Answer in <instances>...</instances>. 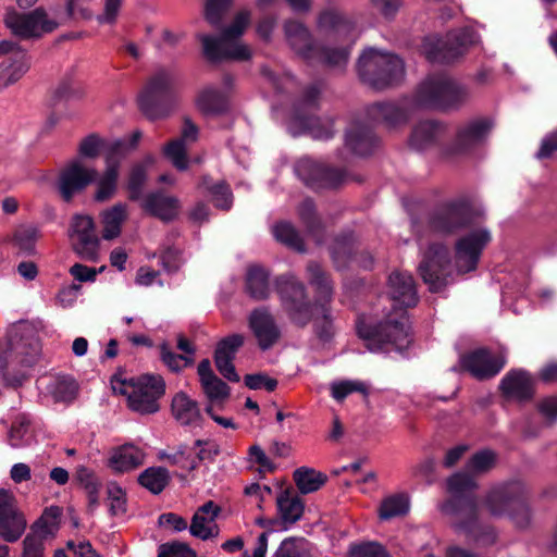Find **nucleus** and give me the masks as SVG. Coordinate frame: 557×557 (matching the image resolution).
Returning <instances> with one entry per match:
<instances>
[{
	"label": "nucleus",
	"mask_w": 557,
	"mask_h": 557,
	"mask_svg": "<svg viewBox=\"0 0 557 557\" xmlns=\"http://www.w3.org/2000/svg\"><path fill=\"white\" fill-rule=\"evenodd\" d=\"M60 516L58 507L46 509L42 516L32 525L28 534H37L42 542L49 536H53L57 530V519Z\"/></svg>",
	"instance_id": "obj_53"
},
{
	"label": "nucleus",
	"mask_w": 557,
	"mask_h": 557,
	"mask_svg": "<svg viewBox=\"0 0 557 557\" xmlns=\"http://www.w3.org/2000/svg\"><path fill=\"white\" fill-rule=\"evenodd\" d=\"M297 175L311 188H336L348 180L345 171L331 168L309 158L300 159L295 166Z\"/></svg>",
	"instance_id": "obj_16"
},
{
	"label": "nucleus",
	"mask_w": 557,
	"mask_h": 557,
	"mask_svg": "<svg viewBox=\"0 0 557 557\" xmlns=\"http://www.w3.org/2000/svg\"><path fill=\"white\" fill-rule=\"evenodd\" d=\"M276 503L283 522L292 524L301 518L304 504L297 495H293L288 490L281 492Z\"/></svg>",
	"instance_id": "obj_42"
},
{
	"label": "nucleus",
	"mask_w": 557,
	"mask_h": 557,
	"mask_svg": "<svg viewBox=\"0 0 557 557\" xmlns=\"http://www.w3.org/2000/svg\"><path fill=\"white\" fill-rule=\"evenodd\" d=\"M331 256L337 268L346 267L350 261L356 260L363 268L371 267L373 260L372 257L362 252L358 257L354 253V244L348 237L337 238L331 247Z\"/></svg>",
	"instance_id": "obj_37"
},
{
	"label": "nucleus",
	"mask_w": 557,
	"mask_h": 557,
	"mask_svg": "<svg viewBox=\"0 0 557 557\" xmlns=\"http://www.w3.org/2000/svg\"><path fill=\"white\" fill-rule=\"evenodd\" d=\"M221 508L212 500L200 506L191 518L189 532L193 536L207 541L219 535V527L215 523Z\"/></svg>",
	"instance_id": "obj_24"
},
{
	"label": "nucleus",
	"mask_w": 557,
	"mask_h": 557,
	"mask_svg": "<svg viewBox=\"0 0 557 557\" xmlns=\"http://www.w3.org/2000/svg\"><path fill=\"white\" fill-rule=\"evenodd\" d=\"M357 71L362 83L381 90L401 82L405 65L396 54L368 48L358 60Z\"/></svg>",
	"instance_id": "obj_4"
},
{
	"label": "nucleus",
	"mask_w": 557,
	"mask_h": 557,
	"mask_svg": "<svg viewBox=\"0 0 557 557\" xmlns=\"http://www.w3.org/2000/svg\"><path fill=\"white\" fill-rule=\"evenodd\" d=\"M97 177L96 169L86 166L79 159H73L60 170L55 187L62 200L71 202L74 197L84 193Z\"/></svg>",
	"instance_id": "obj_13"
},
{
	"label": "nucleus",
	"mask_w": 557,
	"mask_h": 557,
	"mask_svg": "<svg viewBox=\"0 0 557 557\" xmlns=\"http://www.w3.org/2000/svg\"><path fill=\"white\" fill-rule=\"evenodd\" d=\"M186 448V445H180L172 454L162 450L159 453V458L165 459L172 466H180L182 469L193 471L198 468V462L187 455Z\"/></svg>",
	"instance_id": "obj_59"
},
{
	"label": "nucleus",
	"mask_w": 557,
	"mask_h": 557,
	"mask_svg": "<svg viewBox=\"0 0 557 557\" xmlns=\"http://www.w3.org/2000/svg\"><path fill=\"white\" fill-rule=\"evenodd\" d=\"M273 236L286 247L298 251H305V244L296 227L286 221L276 223L272 228Z\"/></svg>",
	"instance_id": "obj_49"
},
{
	"label": "nucleus",
	"mask_w": 557,
	"mask_h": 557,
	"mask_svg": "<svg viewBox=\"0 0 557 557\" xmlns=\"http://www.w3.org/2000/svg\"><path fill=\"white\" fill-rule=\"evenodd\" d=\"M249 23L250 12L244 10L235 15L232 24L222 30L220 37L200 35L199 40L202 44L206 58L212 62L221 60H248L251 55L250 49L234 39L244 34Z\"/></svg>",
	"instance_id": "obj_6"
},
{
	"label": "nucleus",
	"mask_w": 557,
	"mask_h": 557,
	"mask_svg": "<svg viewBox=\"0 0 557 557\" xmlns=\"http://www.w3.org/2000/svg\"><path fill=\"white\" fill-rule=\"evenodd\" d=\"M474 215L471 203L466 199L444 202L430 214L429 227L435 233L451 235L472 224Z\"/></svg>",
	"instance_id": "obj_9"
},
{
	"label": "nucleus",
	"mask_w": 557,
	"mask_h": 557,
	"mask_svg": "<svg viewBox=\"0 0 557 557\" xmlns=\"http://www.w3.org/2000/svg\"><path fill=\"white\" fill-rule=\"evenodd\" d=\"M409 510V498L405 494H395L385 497L379 509L381 520H389L404 516Z\"/></svg>",
	"instance_id": "obj_52"
},
{
	"label": "nucleus",
	"mask_w": 557,
	"mask_h": 557,
	"mask_svg": "<svg viewBox=\"0 0 557 557\" xmlns=\"http://www.w3.org/2000/svg\"><path fill=\"white\" fill-rule=\"evenodd\" d=\"M357 331L359 337L366 342L367 348L373 352L387 350L389 346L400 351L412 341L404 310L388 314L384 321L376 324L360 323Z\"/></svg>",
	"instance_id": "obj_5"
},
{
	"label": "nucleus",
	"mask_w": 557,
	"mask_h": 557,
	"mask_svg": "<svg viewBox=\"0 0 557 557\" xmlns=\"http://www.w3.org/2000/svg\"><path fill=\"white\" fill-rule=\"evenodd\" d=\"M446 134V125L436 120L419 122L412 129L409 143L416 150H424L436 145Z\"/></svg>",
	"instance_id": "obj_30"
},
{
	"label": "nucleus",
	"mask_w": 557,
	"mask_h": 557,
	"mask_svg": "<svg viewBox=\"0 0 557 557\" xmlns=\"http://www.w3.org/2000/svg\"><path fill=\"white\" fill-rule=\"evenodd\" d=\"M75 479L87 494L89 509L94 510L99 505L100 480L91 469L85 466L77 467Z\"/></svg>",
	"instance_id": "obj_44"
},
{
	"label": "nucleus",
	"mask_w": 557,
	"mask_h": 557,
	"mask_svg": "<svg viewBox=\"0 0 557 557\" xmlns=\"http://www.w3.org/2000/svg\"><path fill=\"white\" fill-rule=\"evenodd\" d=\"M199 187L208 191L216 208L228 210L232 207L233 194L225 182L221 181L214 183L211 177L203 176L199 183Z\"/></svg>",
	"instance_id": "obj_46"
},
{
	"label": "nucleus",
	"mask_w": 557,
	"mask_h": 557,
	"mask_svg": "<svg viewBox=\"0 0 557 557\" xmlns=\"http://www.w3.org/2000/svg\"><path fill=\"white\" fill-rule=\"evenodd\" d=\"M144 451L133 445H124L116 449L110 458V467L116 472H127L143 465Z\"/></svg>",
	"instance_id": "obj_39"
},
{
	"label": "nucleus",
	"mask_w": 557,
	"mask_h": 557,
	"mask_svg": "<svg viewBox=\"0 0 557 557\" xmlns=\"http://www.w3.org/2000/svg\"><path fill=\"white\" fill-rule=\"evenodd\" d=\"M318 26L324 30H339L343 27H349V20L336 9L322 11L318 17Z\"/></svg>",
	"instance_id": "obj_57"
},
{
	"label": "nucleus",
	"mask_w": 557,
	"mask_h": 557,
	"mask_svg": "<svg viewBox=\"0 0 557 557\" xmlns=\"http://www.w3.org/2000/svg\"><path fill=\"white\" fill-rule=\"evenodd\" d=\"M3 22L13 35L23 39L39 38L44 34L52 33L59 24L48 17L44 8H36L28 13L10 10L5 13Z\"/></svg>",
	"instance_id": "obj_11"
},
{
	"label": "nucleus",
	"mask_w": 557,
	"mask_h": 557,
	"mask_svg": "<svg viewBox=\"0 0 557 557\" xmlns=\"http://www.w3.org/2000/svg\"><path fill=\"white\" fill-rule=\"evenodd\" d=\"M476 487L475 476L466 468L454 473L447 479V490L451 497L440 509L451 517L455 532L480 546H490L496 542L497 533L494 527L480 520L478 499L472 493Z\"/></svg>",
	"instance_id": "obj_1"
},
{
	"label": "nucleus",
	"mask_w": 557,
	"mask_h": 557,
	"mask_svg": "<svg viewBox=\"0 0 557 557\" xmlns=\"http://www.w3.org/2000/svg\"><path fill=\"white\" fill-rule=\"evenodd\" d=\"M201 386L211 403L223 401L230 396L228 385L218 376L201 382Z\"/></svg>",
	"instance_id": "obj_61"
},
{
	"label": "nucleus",
	"mask_w": 557,
	"mask_h": 557,
	"mask_svg": "<svg viewBox=\"0 0 557 557\" xmlns=\"http://www.w3.org/2000/svg\"><path fill=\"white\" fill-rule=\"evenodd\" d=\"M471 98L467 85L445 73L428 75L418 86L413 102L419 108L454 112L465 107Z\"/></svg>",
	"instance_id": "obj_2"
},
{
	"label": "nucleus",
	"mask_w": 557,
	"mask_h": 557,
	"mask_svg": "<svg viewBox=\"0 0 557 557\" xmlns=\"http://www.w3.org/2000/svg\"><path fill=\"white\" fill-rule=\"evenodd\" d=\"M349 50L346 48H323L319 47V52L315 54L314 61L323 62L330 66L341 67L348 61Z\"/></svg>",
	"instance_id": "obj_62"
},
{
	"label": "nucleus",
	"mask_w": 557,
	"mask_h": 557,
	"mask_svg": "<svg viewBox=\"0 0 557 557\" xmlns=\"http://www.w3.org/2000/svg\"><path fill=\"white\" fill-rule=\"evenodd\" d=\"M69 237L74 252L82 259L91 262L98 260L100 240L91 216L74 215L71 220Z\"/></svg>",
	"instance_id": "obj_14"
},
{
	"label": "nucleus",
	"mask_w": 557,
	"mask_h": 557,
	"mask_svg": "<svg viewBox=\"0 0 557 557\" xmlns=\"http://www.w3.org/2000/svg\"><path fill=\"white\" fill-rule=\"evenodd\" d=\"M27 528V520L18 502L10 490L0 488V539L17 542Z\"/></svg>",
	"instance_id": "obj_15"
},
{
	"label": "nucleus",
	"mask_w": 557,
	"mask_h": 557,
	"mask_svg": "<svg viewBox=\"0 0 557 557\" xmlns=\"http://www.w3.org/2000/svg\"><path fill=\"white\" fill-rule=\"evenodd\" d=\"M119 180V170L113 166H107L102 175L96 178L95 200L99 202L110 200L116 193Z\"/></svg>",
	"instance_id": "obj_50"
},
{
	"label": "nucleus",
	"mask_w": 557,
	"mask_h": 557,
	"mask_svg": "<svg viewBox=\"0 0 557 557\" xmlns=\"http://www.w3.org/2000/svg\"><path fill=\"white\" fill-rule=\"evenodd\" d=\"M246 293L255 300L267 299L270 295L269 273L259 265H251L246 274Z\"/></svg>",
	"instance_id": "obj_40"
},
{
	"label": "nucleus",
	"mask_w": 557,
	"mask_h": 557,
	"mask_svg": "<svg viewBox=\"0 0 557 557\" xmlns=\"http://www.w3.org/2000/svg\"><path fill=\"white\" fill-rule=\"evenodd\" d=\"M297 211L300 221L307 228V232L318 242H320L323 235L324 226L321 219L317 214L313 201L309 198L302 200L299 203Z\"/></svg>",
	"instance_id": "obj_47"
},
{
	"label": "nucleus",
	"mask_w": 557,
	"mask_h": 557,
	"mask_svg": "<svg viewBox=\"0 0 557 557\" xmlns=\"http://www.w3.org/2000/svg\"><path fill=\"white\" fill-rule=\"evenodd\" d=\"M174 419L184 426H199L202 416L198 403L184 392L177 393L171 404Z\"/></svg>",
	"instance_id": "obj_33"
},
{
	"label": "nucleus",
	"mask_w": 557,
	"mask_h": 557,
	"mask_svg": "<svg viewBox=\"0 0 557 557\" xmlns=\"http://www.w3.org/2000/svg\"><path fill=\"white\" fill-rule=\"evenodd\" d=\"M39 355L38 347H33L30 354H24L21 349L12 348L0 354V375L5 380H15L20 374V367H30Z\"/></svg>",
	"instance_id": "obj_29"
},
{
	"label": "nucleus",
	"mask_w": 557,
	"mask_h": 557,
	"mask_svg": "<svg viewBox=\"0 0 557 557\" xmlns=\"http://www.w3.org/2000/svg\"><path fill=\"white\" fill-rule=\"evenodd\" d=\"M170 482V473L163 467H150L138 476V483L154 495L160 494Z\"/></svg>",
	"instance_id": "obj_48"
},
{
	"label": "nucleus",
	"mask_w": 557,
	"mask_h": 557,
	"mask_svg": "<svg viewBox=\"0 0 557 557\" xmlns=\"http://www.w3.org/2000/svg\"><path fill=\"white\" fill-rule=\"evenodd\" d=\"M131 392L129 408L141 414H150L160 409L158 400L165 392V383L160 375H143L136 380Z\"/></svg>",
	"instance_id": "obj_17"
},
{
	"label": "nucleus",
	"mask_w": 557,
	"mask_h": 557,
	"mask_svg": "<svg viewBox=\"0 0 557 557\" xmlns=\"http://www.w3.org/2000/svg\"><path fill=\"white\" fill-rule=\"evenodd\" d=\"M419 274L429 286L430 292L437 293L449 283L451 274L450 252L442 243H433L425 251L419 268Z\"/></svg>",
	"instance_id": "obj_10"
},
{
	"label": "nucleus",
	"mask_w": 557,
	"mask_h": 557,
	"mask_svg": "<svg viewBox=\"0 0 557 557\" xmlns=\"http://www.w3.org/2000/svg\"><path fill=\"white\" fill-rule=\"evenodd\" d=\"M492 240V233L486 227L472 230L455 243V267L458 273L466 274L478 268L483 250Z\"/></svg>",
	"instance_id": "obj_12"
},
{
	"label": "nucleus",
	"mask_w": 557,
	"mask_h": 557,
	"mask_svg": "<svg viewBox=\"0 0 557 557\" xmlns=\"http://www.w3.org/2000/svg\"><path fill=\"white\" fill-rule=\"evenodd\" d=\"M492 129V123L486 119L471 121L458 128L454 141V152H466L482 144Z\"/></svg>",
	"instance_id": "obj_26"
},
{
	"label": "nucleus",
	"mask_w": 557,
	"mask_h": 557,
	"mask_svg": "<svg viewBox=\"0 0 557 557\" xmlns=\"http://www.w3.org/2000/svg\"><path fill=\"white\" fill-rule=\"evenodd\" d=\"M500 388L509 397L519 400L530 399L533 395V383L530 375L522 370L510 371L502 380Z\"/></svg>",
	"instance_id": "obj_35"
},
{
	"label": "nucleus",
	"mask_w": 557,
	"mask_h": 557,
	"mask_svg": "<svg viewBox=\"0 0 557 557\" xmlns=\"http://www.w3.org/2000/svg\"><path fill=\"white\" fill-rule=\"evenodd\" d=\"M40 232L37 226L33 224H21L15 227L12 237L8 238L20 251L26 255H34L35 247Z\"/></svg>",
	"instance_id": "obj_43"
},
{
	"label": "nucleus",
	"mask_w": 557,
	"mask_h": 557,
	"mask_svg": "<svg viewBox=\"0 0 557 557\" xmlns=\"http://www.w3.org/2000/svg\"><path fill=\"white\" fill-rule=\"evenodd\" d=\"M276 290L292 322L306 326L312 320L315 306L309 301L305 284L295 275L285 274L276 280Z\"/></svg>",
	"instance_id": "obj_8"
},
{
	"label": "nucleus",
	"mask_w": 557,
	"mask_h": 557,
	"mask_svg": "<svg viewBox=\"0 0 557 557\" xmlns=\"http://www.w3.org/2000/svg\"><path fill=\"white\" fill-rule=\"evenodd\" d=\"M127 218V205L115 203L102 213V237L113 239L121 234V226Z\"/></svg>",
	"instance_id": "obj_41"
},
{
	"label": "nucleus",
	"mask_w": 557,
	"mask_h": 557,
	"mask_svg": "<svg viewBox=\"0 0 557 557\" xmlns=\"http://www.w3.org/2000/svg\"><path fill=\"white\" fill-rule=\"evenodd\" d=\"M350 557H389L387 550L376 542H367L350 547Z\"/></svg>",
	"instance_id": "obj_63"
},
{
	"label": "nucleus",
	"mask_w": 557,
	"mask_h": 557,
	"mask_svg": "<svg viewBox=\"0 0 557 557\" xmlns=\"http://www.w3.org/2000/svg\"><path fill=\"white\" fill-rule=\"evenodd\" d=\"M12 55L0 64V89L20 81L30 67V57L16 45Z\"/></svg>",
	"instance_id": "obj_28"
},
{
	"label": "nucleus",
	"mask_w": 557,
	"mask_h": 557,
	"mask_svg": "<svg viewBox=\"0 0 557 557\" xmlns=\"http://www.w3.org/2000/svg\"><path fill=\"white\" fill-rule=\"evenodd\" d=\"M367 115L371 121L383 123L388 128L406 124L410 116L405 107L394 102L373 103L368 108Z\"/></svg>",
	"instance_id": "obj_32"
},
{
	"label": "nucleus",
	"mask_w": 557,
	"mask_h": 557,
	"mask_svg": "<svg viewBox=\"0 0 557 557\" xmlns=\"http://www.w3.org/2000/svg\"><path fill=\"white\" fill-rule=\"evenodd\" d=\"M388 295L401 308L414 307L419 297L410 273L394 271L388 277Z\"/></svg>",
	"instance_id": "obj_23"
},
{
	"label": "nucleus",
	"mask_w": 557,
	"mask_h": 557,
	"mask_svg": "<svg viewBox=\"0 0 557 557\" xmlns=\"http://www.w3.org/2000/svg\"><path fill=\"white\" fill-rule=\"evenodd\" d=\"M320 89L312 85L305 90L304 97L299 104L295 107L288 129L294 135L308 133L312 138L326 140L334 136L333 120L330 117H318L307 114L304 110L311 109L317 106Z\"/></svg>",
	"instance_id": "obj_7"
},
{
	"label": "nucleus",
	"mask_w": 557,
	"mask_h": 557,
	"mask_svg": "<svg viewBox=\"0 0 557 557\" xmlns=\"http://www.w3.org/2000/svg\"><path fill=\"white\" fill-rule=\"evenodd\" d=\"M158 557H197L196 553L185 543L173 542L160 545Z\"/></svg>",
	"instance_id": "obj_64"
},
{
	"label": "nucleus",
	"mask_w": 557,
	"mask_h": 557,
	"mask_svg": "<svg viewBox=\"0 0 557 557\" xmlns=\"http://www.w3.org/2000/svg\"><path fill=\"white\" fill-rule=\"evenodd\" d=\"M527 494H529L528 488L521 482L502 483L486 492L483 506L492 517L502 518L507 516L520 497H524Z\"/></svg>",
	"instance_id": "obj_18"
},
{
	"label": "nucleus",
	"mask_w": 557,
	"mask_h": 557,
	"mask_svg": "<svg viewBox=\"0 0 557 557\" xmlns=\"http://www.w3.org/2000/svg\"><path fill=\"white\" fill-rule=\"evenodd\" d=\"M249 327L260 349H270L281 337L274 317L265 308L255 309L249 315Z\"/></svg>",
	"instance_id": "obj_22"
},
{
	"label": "nucleus",
	"mask_w": 557,
	"mask_h": 557,
	"mask_svg": "<svg viewBox=\"0 0 557 557\" xmlns=\"http://www.w3.org/2000/svg\"><path fill=\"white\" fill-rule=\"evenodd\" d=\"M164 156L180 171L188 168L187 147L183 139H173L163 148Z\"/></svg>",
	"instance_id": "obj_56"
},
{
	"label": "nucleus",
	"mask_w": 557,
	"mask_h": 557,
	"mask_svg": "<svg viewBox=\"0 0 557 557\" xmlns=\"http://www.w3.org/2000/svg\"><path fill=\"white\" fill-rule=\"evenodd\" d=\"M355 392L367 395L368 387L363 382L349 380L334 382L331 385L332 397L339 403L343 401L348 395Z\"/></svg>",
	"instance_id": "obj_60"
},
{
	"label": "nucleus",
	"mask_w": 557,
	"mask_h": 557,
	"mask_svg": "<svg viewBox=\"0 0 557 557\" xmlns=\"http://www.w3.org/2000/svg\"><path fill=\"white\" fill-rule=\"evenodd\" d=\"M496 465V454L491 449H483L467 461L466 469L475 478L491 471Z\"/></svg>",
	"instance_id": "obj_54"
},
{
	"label": "nucleus",
	"mask_w": 557,
	"mask_h": 557,
	"mask_svg": "<svg viewBox=\"0 0 557 557\" xmlns=\"http://www.w3.org/2000/svg\"><path fill=\"white\" fill-rule=\"evenodd\" d=\"M379 140L371 126L361 122L351 124L346 133L345 145L355 154L367 156L373 151Z\"/></svg>",
	"instance_id": "obj_31"
},
{
	"label": "nucleus",
	"mask_w": 557,
	"mask_h": 557,
	"mask_svg": "<svg viewBox=\"0 0 557 557\" xmlns=\"http://www.w3.org/2000/svg\"><path fill=\"white\" fill-rule=\"evenodd\" d=\"M245 337L242 334H232L222 338L214 351V363L218 371L231 382H239L233 360L238 349L244 345Z\"/></svg>",
	"instance_id": "obj_20"
},
{
	"label": "nucleus",
	"mask_w": 557,
	"mask_h": 557,
	"mask_svg": "<svg viewBox=\"0 0 557 557\" xmlns=\"http://www.w3.org/2000/svg\"><path fill=\"white\" fill-rule=\"evenodd\" d=\"M141 208L150 215L162 222H171L178 215L180 199L162 190L149 193L141 202Z\"/></svg>",
	"instance_id": "obj_25"
},
{
	"label": "nucleus",
	"mask_w": 557,
	"mask_h": 557,
	"mask_svg": "<svg viewBox=\"0 0 557 557\" xmlns=\"http://www.w3.org/2000/svg\"><path fill=\"white\" fill-rule=\"evenodd\" d=\"M232 3L233 0H206L203 8L206 21L213 27H220Z\"/></svg>",
	"instance_id": "obj_55"
},
{
	"label": "nucleus",
	"mask_w": 557,
	"mask_h": 557,
	"mask_svg": "<svg viewBox=\"0 0 557 557\" xmlns=\"http://www.w3.org/2000/svg\"><path fill=\"white\" fill-rule=\"evenodd\" d=\"M180 75L176 70L161 66L147 79L138 96L140 111L149 120L164 119L177 103Z\"/></svg>",
	"instance_id": "obj_3"
},
{
	"label": "nucleus",
	"mask_w": 557,
	"mask_h": 557,
	"mask_svg": "<svg viewBox=\"0 0 557 557\" xmlns=\"http://www.w3.org/2000/svg\"><path fill=\"white\" fill-rule=\"evenodd\" d=\"M507 517H509L515 527L520 530H527L530 528L532 522V512L528 504V494L524 497H520Z\"/></svg>",
	"instance_id": "obj_58"
},
{
	"label": "nucleus",
	"mask_w": 557,
	"mask_h": 557,
	"mask_svg": "<svg viewBox=\"0 0 557 557\" xmlns=\"http://www.w3.org/2000/svg\"><path fill=\"white\" fill-rule=\"evenodd\" d=\"M307 278L315 290L314 306L329 305L333 298V282L330 274L315 261L307 264Z\"/></svg>",
	"instance_id": "obj_34"
},
{
	"label": "nucleus",
	"mask_w": 557,
	"mask_h": 557,
	"mask_svg": "<svg viewBox=\"0 0 557 557\" xmlns=\"http://www.w3.org/2000/svg\"><path fill=\"white\" fill-rule=\"evenodd\" d=\"M284 33L289 47L297 55L308 62L315 60L319 47L314 44L310 30L304 23L297 20H287L284 23Z\"/></svg>",
	"instance_id": "obj_21"
},
{
	"label": "nucleus",
	"mask_w": 557,
	"mask_h": 557,
	"mask_svg": "<svg viewBox=\"0 0 557 557\" xmlns=\"http://www.w3.org/2000/svg\"><path fill=\"white\" fill-rule=\"evenodd\" d=\"M85 94L84 85L76 81L72 74H66L58 84L54 98L60 101H75L83 99Z\"/></svg>",
	"instance_id": "obj_51"
},
{
	"label": "nucleus",
	"mask_w": 557,
	"mask_h": 557,
	"mask_svg": "<svg viewBox=\"0 0 557 557\" xmlns=\"http://www.w3.org/2000/svg\"><path fill=\"white\" fill-rule=\"evenodd\" d=\"M326 480V474L312 468L300 467L294 472V481L301 494H309L320 490Z\"/></svg>",
	"instance_id": "obj_45"
},
{
	"label": "nucleus",
	"mask_w": 557,
	"mask_h": 557,
	"mask_svg": "<svg viewBox=\"0 0 557 557\" xmlns=\"http://www.w3.org/2000/svg\"><path fill=\"white\" fill-rule=\"evenodd\" d=\"M154 162V157L152 154H147L143 160L132 165L127 180V189L129 191L131 200L136 201L140 199L144 186L148 178V172Z\"/></svg>",
	"instance_id": "obj_38"
},
{
	"label": "nucleus",
	"mask_w": 557,
	"mask_h": 557,
	"mask_svg": "<svg viewBox=\"0 0 557 557\" xmlns=\"http://www.w3.org/2000/svg\"><path fill=\"white\" fill-rule=\"evenodd\" d=\"M196 104L203 114L220 115L228 110L230 100L226 92L210 86L198 94Z\"/></svg>",
	"instance_id": "obj_36"
},
{
	"label": "nucleus",
	"mask_w": 557,
	"mask_h": 557,
	"mask_svg": "<svg viewBox=\"0 0 557 557\" xmlns=\"http://www.w3.org/2000/svg\"><path fill=\"white\" fill-rule=\"evenodd\" d=\"M459 363L461 370L482 381L497 375L506 360L503 356H494L490 350L481 348L462 355Z\"/></svg>",
	"instance_id": "obj_19"
},
{
	"label": "nucleus",
	"mask_w": 557,
	"mask_h": 557,
	"mask_svg": "<svg viewBox=\"0 0 557 557\" xmlns=\"http://www.w3.org/2000/svg\"><path fill=\"white\" fill-rule=\"evenodd\" d=\"M474 41V34L469 29L449 32L445 39L438 42V53L430 55L431 60L450 62L462 55Z\"/></svg>",
	"instance_id": "obj_27"
}]
</instances>
